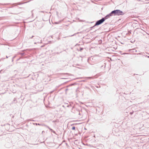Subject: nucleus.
Segmentation results:
<instances>
[{
  "mask_svg": "<svg viewBox=\"0 0 149 149\" xmlns=\"http://www.w3.org/2000/svg\"><path fill=\"white\" fill-rule=\"evenodd\" d=\"M72 130H75V127H73L72 128Z\"/></svg>",
  "mask_w": 149,
  "mask_h": 149,
  "instance_id": "obj_4",
  "label": "nucleus"
},
{
  "mask_svg": "<svg viewBox=\"0 0 149 149\" xmlns=\"http://www.w3.org/2000/svg\"><path fill=\"white\" fill-rule=\"evenodd\" d=\"M105 20L104 18H102V19L98 21L95 24V25H97L103 23Z\"/></svg>",
  "mask_w": 149,
  "mask_h": 149,
  "instance_id": "obj_2",
  "label": "nucleus"
},
{
  "mask_svg": "<svg viewBox=\"0 0 149 149\" xmlns=\"http://www.w3.org/2000/svg\"><path fill=\"white\" fill-rule=\"evenodd\" d=\"M112 13H111V12L109 14L107 15L103 18H104L105 20V19H108V18H109L110 17L112 16Z\"/></svg>",
  "mask_w": 149,
  "mask_h": 149,
  "instance_id": "obj_3",
  "label": "nucleus"
},
{
  "mask_svg": "<svg viewBox=\"0 0 149 149\" xmlns=\"http://www.w3.org/2000/svg\"><path fill=\"white\" fill-rule=\"evenodd\" d=\"M112 14H114V15H123L124 14L123 12L119 10H116L111 12Z\"/></svg>",
  "mask_w": 149,
  "mask_h": 149,
  "instance_id": "obj_1",
  "label": "nucleus"
}]
</instances>
